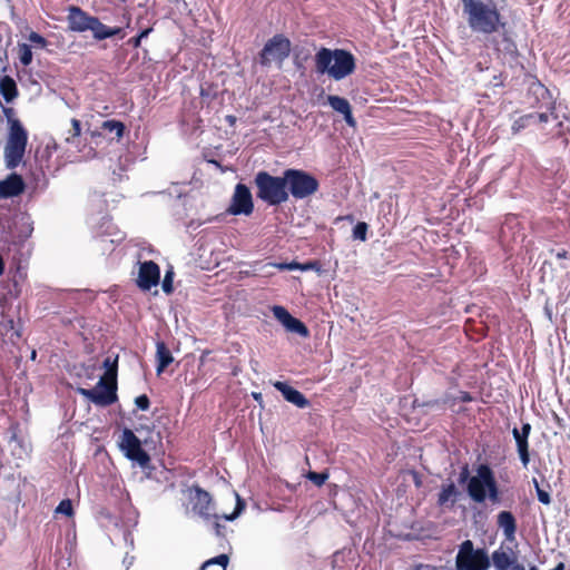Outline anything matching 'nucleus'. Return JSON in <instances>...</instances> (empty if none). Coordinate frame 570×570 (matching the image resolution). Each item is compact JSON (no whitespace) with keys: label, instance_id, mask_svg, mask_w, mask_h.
<instances>
[{"label":"nucleus","instance_id":"obj_1","mask_svg":"<svg viewBox=\"0 0 570 570\" xmlns=\"http://www.w3.org/2000/svg\"><path fill=\"white\" fill-rule=\"evenodd\" d=\"M463 11L468 14V23L470 28L480 33L491 35L500 28H504L505 22L502 21L501 13L494 1L488 3L481 0H461Z\"/></svg>","mask_w":570,"mask_h":570},{"label":"nucleus","instance_id":"obj_2","mask_svg":"<svg viewBox=\"0 0 570 570\" xmlns=\"http://www.w3.org/2000/svg\"><path fill=\"white\" fill-rule=\"evenodd\" d=\"M315 70L320 75L327 73L334 80H342L356 69V59L345 49L322 47L314 57Z\"/></svg>","mask_w":570,"mask_h":570},{"label":"nucleus","instance_id":"obj_3","mask_svg":"<svg viewBox=\"0 0 570 570\" xmlns=\"http://www.w3.org/2000/svg\"><path fill=\"white\" fill-rule=\"evenodd\" d=\"M466 492L476 503H483L487 499L492 504L501 502L499 484L493 470L488 464H480L476 468V474L469 479Z\"/></svg>","mask_w":570,"mask_h":570},{"label":"nucleus","instance_id":"obj_4","mask_svg":"<svg viewBox=\"0 0 570 570\" xmlns=\"http://www.w3.org/2000/svg\"><path fill=\"white\" fill-rule=\"evenodd\" d=\"M256 197L269 206H278L288 200L285 175L273 176L261 170L255 175Z\"/></svg>","mask_w":570,"mask_h":570},{"label":"nucleus","instance_id":"obj_5","mask_svg":"<svg viewBox=\"0 0 570 570\" xmlns=\"http://www.w3.org/2000/svg\"><path fill=\"white\" fill-rule=\"evenodd\" d=\"M28 137V130L23 124L13 125L8 128L4 146V163L8 169L12 170L21 164L26 154Z\"/></svg>","mask_w":570,"mask_h":570},{"label":"nucleus","instance_id":"obj_6","mask_svg":"<svg viewBox=\"0 0 570 570\" xmlns=\"http://www.w3.org/2000/svg\"><path fill=\"white\" fill-rule=\"evenodd\" d=\"M284 175L288 196L292 195L295 199L308 198L320 188L318 180L303 169L288 168L284 170Z\"/></svg>","mask_w":570,"mask_h":570},{"label":"nucleus","instance_id":"obj_7","mask_svg":"<svg viewBox=\"0 0 570 570\" xmlns=\"http://www.w3.org/2000/svg\"><path fill=\"white\" fill-rule=\"evenodd\" d=\"M490 557L484 548H474L472 540H464L455 557L456 570H489Z\"/></svg>","mask_w":570,"mask_h":570},{"label":"nucleus","instance_id":"obj_8","mask_svg":"<svg viewBox=\"0 0 570 570\" xmlns=\"http://www.w3.org/2000/svg\"><path fill=\"white\" fill-rule=\"evenodd\" d=\"M119 449L132 463L146 469L150 464V455L144 449L141 440L128 428L122 430L118 441Z\"/></svg>","mask_w":570,"mask_h":570},{"label":"nucleus","instance_id":"obj_9","mask_svg":"<svg viewBox=\"0 0 570 570\" xmlns=\"http://www.w3.org/2000/svg\"><path fill=\"white\" fill-rule=\"evenodd\" d=\"M292 49L291 40L282 33L273 36L266 41L258 55L259 63L268 67L272 62L282 65L289 57Z\"/></svg>","mask_w":570,"mask_h":570},{"label":"nucleus","instance_id":"obj_10","mask_svg":"<svg viewBox=\"0 0 570 570\" xmlns=\"http://www.w3.org/2000/svg\"><path fill=\"white\" fill-rule=\"evenodd\" d=\"M77 393L99 407L110 406L118 401L117 383H107L104 377L91 389L78 387Z\"/></svg>","mask_w":570,"mask_h":570},{"label":"nucleus","instance_id":"obj_11","mask_svg":"<svg viewBox=\"0 0 570 570\" xmlns=\"http://www.w3.org/2000/svg\"><path fill=\"white\" fill-rule=\"evenodd\" d=\"M254 212V200L250 189L242 183H238L230 198L226 214L233 216H250Z\"/></svg>","mask_w":570,"mask_h":570},{"label":"nucleus","instance_id":"obj_12","mask_svg":"<svg viewBox=\"0 0 570 570\" xmlns=\"http://www.w3.org/2000/svg\"><path fill=\"white\" fill-rule=\"evenodd\" d=\"M188 505L191 507V511L204 518L209 519L214 515L216 519L219 518L213 513V499L212 495L203 490L199 485H193L187 489Z\"/></svg>","mask_w":570,"mask_h":570},{"label":"nucleus","instance_id":"obj_13","mask_svg":"<svg viewBox=\"0 0 570 570\" xmlns=\"http://www.w3.org/2000/svg\"><path fill=\"white\" fill-rule=\"evenodd\" d=\"M98 19V17L89 14L77 6H70L68 8V29L72 32L82 33L91 31L94 35Z\"/></svg>","mask_w":570,"mask_h":570},{"label":"nucleus","instance_id":"obj_14","mask_svg":"<svg viewBox=\"0 0 570 570\" xmlns=\"http://www.w3.org/2000/svg\"><path fill=\"white\" fill-rule=\"evenodd\" d=\"M138 266L136 284L141 291L149 292L160 282V268L154 261L138 262Z\"/></svg>","mask_w":570,"mask_h":570},{"label":"nucleus","instance_id":"obj_15","mask_svg":"<svg viewBox=\"0 0 570 570\" xmlns=\"http://www.w3.org/2000/svg\"><path fill=\"white\" fill-rule=\"evenodd\" d=\"M551 118L554 120L558 119V116L554 114L553 105L548 108L547 112H531L519 117L512 124L511 129L513 134H518L529 126H541L547 124Z\"/></svg>","mask_w":570,"mask_h":570},{"label":"nucleus","instance_id":"obj_16","mask_svg":"<svg viewBox=\"0 0 570 570\" xmlns=\"http://www.w3.org/2000/svg\"><path fill=\"white\" fill-rule=\"evenodd\" d=\"M26 188L27 185L22 176L12 171L0 180V199L18 197L24 193Z\"/></svg>","mask_w":570,"mask_h":570},{"label":"nucleus","instance_id":"obj_17","mask_svg":"<svg viewBox=\"0 0 570 570\" xmlns=\"http://www.w3.org/2000/svg\"><path fill=\"white\" fill-rule=\"evenodd\" d=\"M531 432V425L530 423H523L521 430L514 428L512 430L513 438L517 442V449L520 456V460L522 462V465L524 468L528 466L530 462V454H529V435Z\"/></svg>","mask_w":570,"mask_h":570},{"label":"nucleus","instance_id":"obj_18","mask_svg":"<svg viewBox=\"0 0 570 570\" xmlns=\"http://www.w3.org/2000/svg\"><path fill=\"white\" fill-rule=\"evenodd\" d=\"M273 386L282 393L284 399L296 405L299 409H305L311 405L309 401L305 397V395L298 390L289 386L285 382L276 381Z\"/></svg>","mask_w":570,"mask_h":570},{"label":"nucleus","instance_id":"obj_19","mask_svg":"<svg viewBox=\"0 0 570 570\" xmlns=\"http://www.w3.org/2000/svg\"><path fill=\"white\" fill-rule=\"evenodd\" d=\"M327 101L335 111L344 116V119L348 126L354 127L356 125V121L352 115L351 105L346 98L330 95L327 97Z\"/></svg>","mask_w":570,"mask_h":570},{"label":"nucleus","instance_id":"obj_20","mask_svg":"<svg viewBox=\"0 0 570 570\" xmlns=\"http://www.w3.org/2000/svg\"><path fill=\"white\" fill-rule=\"evenodd\" d=\"M114 37L124 39L126 37L125 28L119 27V26L109 27V26L102 23L100 21V19H98L92 38L97 41H102V40L110 39Z\"/></svg>","mask_w":570,"mask_h":570},{"label":"nucleus","instance_id":"obj_21","mask_svg":"<svg viewBox=\"0 0 570 570\" xmlns=\"http://www.w3.org/2000/svg\"><path fill=\"white\" fill-rule=\"evenodd\" d=\"M461 492L458 490L453 482L449 484H444L441 488L440 493L438 494V505L453 508L458 502Z\"/></svg>","mask_w":570,"mask_h":570},{"label":"nucleus","instance_id":"obj_22","mask_svg":"<svg viewBox=\"0 0 570 570\" xmlns=\"http://www.w3.org/2000/svg\"><path fill=\"white\" fill-rule=\"evenodd\" d=\"M173 362H174V356H173L169 347L166 345L165 342L158 341L156 343V372H157V374L163 373Z\"/></svg>","mask_w":570,"mask_h":570},{"label":"nucleus","instance_id":"obj_23","mask_svg":"<svg viewBox=\"0 0 570 570\" xmlns=\"http://www.w3.org/2000/svg\"><path fill=\"white\" fill-rule=\"evenodd\" d=\"M0 95L7 104H11L18 97V86L11 76H0Z\"/></svg>","mask_w":570,"mask_h":570},{"label":"nucleus","instance_id":"obj_24","mask_svg":"<svg viewBox=\"0 0 570 570\" xmlns=\"http://www.w3.org/2000/svg\"><path fill=\"white\" fill-rule=\"evenodd\" d=\"M493 566L498 570H508L509 568H513L518 564L517 558L513 554L508 553L502 548L494 550L492 552L491 559Z\"/></svg>","mask_w":570,"mask_h":570},{"label":"nucleus","instance_id":"obj_25","mask_svg":"<svg viewBox=\"0 0 570 570\" xmlns=\"http://www.w3.org/2000/svg\"><path fill=\"white\" fill-rule=\"evenodd\" d=\"M499 528L503 530L507 539H513L517 531V521L510 511H501L497 517Z\"/></svg>","mask_w":570,"mask_h":570},{"label":"nucleus","instance_id":"obj_26","mask_svg":"<svg viewBox=\"0 0 570 570\" xmlns=\"http://www.w3.org/2000/svg\"><path fill=\"white\" fill-rule=\"evenodd\" d=\"M118 361H119L118 354L107 355V357L102 361V368L105 370V377L109 382L117 383Z\"/></svg>","mask_w":570,"mask_h":570},{"label":"nucleus","instance_id":"obj_27","mask_svg":"<svg viewBox=\"0 0 570 570\" xmlns=\"http://www.w3.org/2000/svg\"><path fill=\"white\" fill-rule=\"evenodd\" d=\"M101 129H104L105 131H108L110 134H115L116 138L119 140L120 138H122V136L126 131V126L120 120L108 119L102 122Z\"/></svg>","mask_w":570,"mask_h":570},{"label":"nucleus","instance_id":"obj_28","mask_svg":"<svg viewBox=\"0 0 570 570\" xmlns=\"http://www.w3.org/2000/svg\"><path fill=\"white\" fill-rule=\"evenodd\" d=\"M229 557L225 553L207 560L200 570H226Z\"/></svg>","mask_w":570,"mask_h":570},{"label":"nucleus","instance_id":"obj_29","mask_svg":"<svg viewBox=\"0 0 570 570\" xmlns=\"http://www.w3.org/2000/svg\"><path fill=\"white\" fill-rule=\"evenodd\" d=\"M10 273H12V288L9 289V293L17 297L20 293V282H22L27 277V272L22 266H17L16 271H10Z\"/></svg>","mask_w":570,"mask_h":570},{"label":"nucleus","instance_id":"obj_30","mask_svg":"<svg viewBox=\"0 0 570 570\" xmlns=\"http://www.w3.org/2000/svg\"><path fill=\"white\" fill-rule=\"evenodd\" d=\"M18 58L23 67H28L32 63L33 53L32 46L27 42L18 43Z\"/></svg>","mask_w":570,"mask_h":570},{"label":"nucleus","instance_id":"obj_31","mask_svg":"<svg viewBox=\"0 0 570 570\" xmlns=\"http://www.w3.org/2000/svg\"><path fill=\"white\" fill-rule=\"evenodd\" d=\"M288 332L296 333L303 337H307L309 335V331L307 326L299 321L298 318L294 317L289 321V323L285 327Z\"/></svg>","mask_w":570,"mask_h":570},{"label":"nucleus","instance_id":"obj_32","mask_svg":"<svg viewBox=\"0 0 570 570\" xmlns=\"http://www.w3.org/2000/svg\"><path fill=\"white\" fill-rule=\"evenodd\" d=\"M174 277H175V271L173 266H169L166 272L165 276L161 281V289L165 294H171L175 289L174 287Z\"/></svg>","mask_w":570,"mask_h":570},{"label":"nucleus","instance_id":"obj_33","mask_svg":"<svg viewBox=\"0 0 570 570\" xmlns=\"http://www.w3.org/2000/svg\"><path fill=\"white\" fill-rule=\"evenodd\" d=\"M27 39L35 49H47L49 46V41L42 35L33 30L28 33Z\"/></svg>","mask_w":570,"mask_h":570},{"label":"nucleus","instance_id":"obj_34","mask_svg":"<svg viewBox=\"0 0 570 570\" xmlns=\"http://www.w3.org/2000/svg\"><path fill=\"white\" fill-rule=\"evenodd\" d=\"M153 31V28L151 27H146V28H142L138 31V33L135 36V37H131L129 40H128V45L131 46L132 48L137 49L140 47L141 45V41L146 38H148V36Z\"/></svg>","mask_w":570,"mask_h":570},{"label":"nucleus","instance_id":"obj_35","mask_svg":"<svg viewBox=\"0 0 570 570\" xmlns=\"http://www.w3.org/2000/svg\"><path fill=\"white\" fill-rule=\"evenodd\" d=\"M273 314L276 317V320H278L285 327L293 318L289 312L283 306H274Z\"/></svg>","mask_w":570,"mask_h":570},{"label":"nucleus","instance_id":"obj_36","mask_svg":"<svg viewBox=\"0 0 570 570\" xmlns=\"http://www.w3.org/2000/svg\"><path fill=\"white\" fill-rule=\"evenodd\" d=\"M368 225L365 222H358L353 228V238L361 242L367 239Z\"/></svg>","mask_w":570,"mask_h":570},{"label":"nucleus","instance_id":"obj_37","mask_svg":"<svg viewBox=\"0 0 570 570\" xmlns=\"http://www.w3.org/2000/svg\"><path fill=\"white\" fill-rule=\"evenodd\" d=\"M235 497H236V507H235L234 511L230 514L222 515V518H224L227 521L235 520L246 507L245 501L239 497L238 493H235Z\"/></svg>","mask_w":570,"mask_h":570},{"label":"nucleus","instance_id":"obj_38","mask_svg":"<svg viewBox=\"0 0 570 570\" xmlns=\"http://www.w3.org/2000/svg\"><path fill=\"white\" fill-rule=\"evenodd\" d=\"M55 511H56V513H59V514H62L66 517H72L73 515L72 501L70 499L61 500Z\"/></svg>","mask_w":570,"mask_h":570},{"label":"nucleus","instance_id":"obj_39","mask_svg":"<svg viewBox=\"0 0 570 570\" xmlns=\"http://www.w3.org/2000/svg\"><path fill=\"white\" fill-rule=\"evenodd\" d=\"M1 108H2V112L6 117L8 128H10L13 125L22 124L21 120L16 117V111L12 107H6V106L1 105Z\"/></svg>","mask_w":570,"mask_h":570},{"label":"nucleus","instance_id":"obj_40","mask_svg":"<svg viewBox=\"0 0 570 570\" xmlns=\"http://www.w3.org/2000/svg\"><path fill=\"white\" fill-rule=\"evenodd\" d=\"M307 479L311 480L315 485L322 487L328 479V473L309 471L307 473Z\"/></svg>","mask_w":570,"mask_h":570},{"label":"nucleus","instance_id":"obj_41","mask_svg":"<svg viewBox=\"0 0 570 570\" xmlns=\"http://www.w3.org/2000/svg\"><path fill=\"white\" fill-rule=\"evenodd\" d=\"M32 176H33V180L36 183V188H39L40 190H45L48 187L49 180L42 170H40L37 174H32Z\"/></svg>","mask_w":570,"mask_h":570},{"label":"nucleus","instance_id":"obj_42","mask_svg":"<svg viewBox=\"0 0 570 570\" xmlns=\"http://www.w3.org/2000/svg\"><path fill=\"white\" fill-rule=\"evenodd\" d=\"M135 405L140 411H147L150 407V400L147 394H140L135 397Z\"/></svg>","mask_w":570,"mask_h":570},{"label":"nucleus","instance_id":"obj_43","mask_svg":"<svg viewBox=\"0 0 570 570\" xmlns=\"http://www.w3.org/2000/svg\"><path fill=\"white\" fill-rule=\"evenodd\" d=\"M534 485H535V490H537L538 500L543 504H550V502H551L550 494L539 487V483L535 479H534Z\"/></svg>","mask_w":570,"mask_h":570},{"label":"nucleus","instance_id":"obj_44","mask_svg":"<svg viewBox=\"0 0 570 570\" xmlns=\"http://www.w3.org/2000/svg\"><path fill=\"white\" fill-rule=\"evenodd\" d=\"M301 271H316L321 272V263L318 261H308L306 263H303L301 266Z\"/></svg>","mask_w":570,"mask_h":570},{"label":"nucleus","instance_id":"obj_45","mask_svg":"<svg viewBox=\"0 0 570 570\" xmlns=\"http://www.w3.org/2000/svg\"><path fill=\"white\" fill-rule=\"evenodd\" d=\"M301 266H302V263H298V262L277 264V267L281 271H285V269H287V271L299 269L301 271Z\"/></svg>","mask_w":570,"mask_h":570},{"label":"nucleus","instance_id":"obj_46","mask_svg":"<svg viewBox=\"0 0 570 570\" xmlns=\"http://www.w3.org/2000/svg\"><path fill=\"white\" fill-rule=\"evenodd\" d=\"M26 219L27 222L23 224V236L24 238H28L31 236L32 232H33V226H32V222L30 220V217L29 216H26Z\"/></svg>","mask_w":570,"mask_h":570},{"label":"nucleus","instance_id":"obj_47","mask_svg":"<svg viewBox=\"0 0 570 570\" xmlns=\"http://www.w3.org/2000/svg\"><path fill=\"white\" fill-rule=\"evenodd\" d=\"M71 126H72V136L78 137L81 134V121L72 118L71 119Z\"/></svg>","mask_w":570,"mask_h":570},{"label":"nucleus","instance_id":"obj_48","mask_svg":"<svg viewBox=\"0 0 570 570\" xmlns=\"http://www.w3.org/2000/svg\"><path fill=\"white\" fill-rule=\"evenodd\" d=\"M469 469H468V465L463 466L461 472H460V476H459V483H465L466 481L469 482Z\"/></svg>","mask_w":570,"mask_h":570},{"label":"nucleus","instance_id":"obj_49","mask_svg":"<svg viewBox=\"0 0 570 570\" xmlns=\"http://www.w3.org/2000/svg\"><path fill=\"white\" fill-rule=\"evenodd\" d=\"M459 400L463 403H469V402H472L473 401V396L471 395L470 392H466V391H461L460 392V395H459Z\"/></svg>","mask_w":570,"mask_h":570},{"label":"nucleus","instance_id":"obj_50","mask_svg":"<svg viewBox=\"0 0 570 570\" xmlns=\"http://www.w3.org/2000/svg\"><path fill=\"white\" fill-rule=\"evenodd\" d=\"M492 85H493L494 87L503 86V78H502V75L494 76V77H493Z\"/></svg>","mask_w":570,"mask_h":570},{"label":"nucleus","instance_id":"obj_51","mask_svg":"<svg viewBox=\"0 0 570 570\" xmlns=\"http://www.w3.org/2000/svg\"><path fill=\"white\" fill-rule=\"evenodd\" d=\"M568 255H569L568 250L561 249V250L557 252L556 257H557V259H566V258H568Z\"/></svg>","mask_w":570,"mask_h":570},{"label":"nucleus","instance_id":"obj_52","mask_svg":"<svg viewBox=\"0 0 570 570\" xmlns=\"http://www.w3.org/2000/svg\"><path fill=\"white\" fill-rule=\"evenodd\" d=\"M6 271V262L3 256L0 254V276L3 275Z\"/></svg>","mask_w":570,"mask_h":570},{"label":"nucleus","instance_id":"obj_53","mask_svg":"<svg viewBox=\"0 0 570 570\" xmlns=\"http://www.w3.org/2000/svg\"><path fill=\"white\" fill-rule=\"evenodd\" d=\"M216 533L220 534L222 525L219 523H215Z\"/></svg>","mask_w":570,"mask_h":570},{"label":"nucleus","instance_id":"obj_54","mask_svg":"<svg viewBox=\"0 0 570 570\" xmlns=\"http://www.w3.org/2000/svg\"><path fill=\"white\" fill-rule=\"evenodd\" d=\"M36 357H37V351H36V350H33V351L31 352V354H30V358H31L32 361H35V360H36Z\"/></svg>","mask_w":570,"mask_h":570},{"label":"nucleus","instance_id":"obj_55","mask_svg":"<svg viewBox=\"0 0 570 570\" xmlns=\"http://www.w3.org/2000/svg\"><path fill=\"white\" fill-rule=\"evenodd\" d=\"M175 323L178 324V312L174 311Z\"/></svg>","mask_w":570,"mask_h":570},{"label":"nucleus","instance_id":"obj_56","mask_svg":"<svg viewBox=\"0 0 570 570\" xmlns=\"http://www.w3.org/2000/svg\"><path fill=\"white\" fill-rule=\"evenodd\" d=\"M8 58L7 51L3 52V57H0V61H4Z\"/></svg>","mask_w":570,"mask_h":570},{"label":"nucleus","instance_id":"obj_57","mask_svg":"<svg viewBox=\"0 0 570 570\" xmlns=\"http://www.w3.org/2000/svg\"><path fill=\"white\" fill-rule=\"evenodd\" d=\"M345 219L350 220V222H353L354 220V217L353 215H347L344 217Z\"/></svg>","mask_w":570,"mask_h":570},{"label":"nucleus","instance_id":"obj_58","mask_svg":"<svg viewBox=\"0 0 570 570\" xmlns=\"http://www.w3.org/2000/svg\"><path fill=\"white\" fill-rule=\"evenodd\" d=\"M514 569H515V570H524L523 566H521V564H517V566L514 567Z\"/></svg>","mask_w":570,"mask_h":570},{"label":"nucleus","instance_id":"obj_59","mask_svg":"<svg viewBox=\"0 0 570 570\" xmlns=\"http://www.w3.org/2000/svg\"><path fill=\"white\" fill-rule=\"evenodd\" d=\"M10 441H17V434L16 433H12V435L10 438Z\"/></svg>","mask_w":570,"mask_h":570},{"label":"nucleus","instance_id":"obj_60","mask_svg":"<svg viewBox=\"0 0 570 570\" xmlns=\"http://www.w3.org/2000/svg\"><path fill=\"white\" fill-rule=\"evenodd\" d=\"M254 397H255V400H258L261 397V393H255Z\"/></svg>","mask_w":570,"mask_h":570},{"label":"nucleus","instance_id":"obj_61","mask_svg":"<svg viewBox=\"0 0 570 570\" xmlns=\"http://www.w3.org/2000/svg\"><path fill=\"white\" fill-rule=\"evenodd\" d=\"M7 69H8V67L4 65V66H2L1 71L4 73L7 71Z\"/></svg>","mask_w":570,"mask_h":570},{"label":"nucleus","instance_id":"obj_62","mask_svg":"<svg viewBox=\"0 0 570 570\" xmlns=\"http://www.w3.org/2000/svg\"><path fill=\"white\" fill-rule=\"evenodd\" d=\"M228 119H229V121H232V122H234V121H235V117H233V116H229V117H228Z\"/></svg>","mask_w":570,"mask_h":570},{"label":"nucleus","instance_id":"obj_63","mask_svg":"<svg viewBox=\"0 0 570 570\" xmlns=\"http://www.w3.org/2000/svg\"><path fill=\"white\" fill-rule=\"evenodd\" d=\"M530 570H539L535 566H531Z\"/></svg>","mask_w":570,"mask_h":570},{"label":"nucleus","instance_id":"obj_64","mask_svg":"<svg viewBox=\"0 0 570 570\" xmlns=\"http://www.w3.org/2000/svg\"><path fill=\"white\" fill-rule=\"evenodd\" d=\"M509 47H514L513 42L509 41Z\"/></svg>","mask_w":570,"mask_h":570}]
</instances>
